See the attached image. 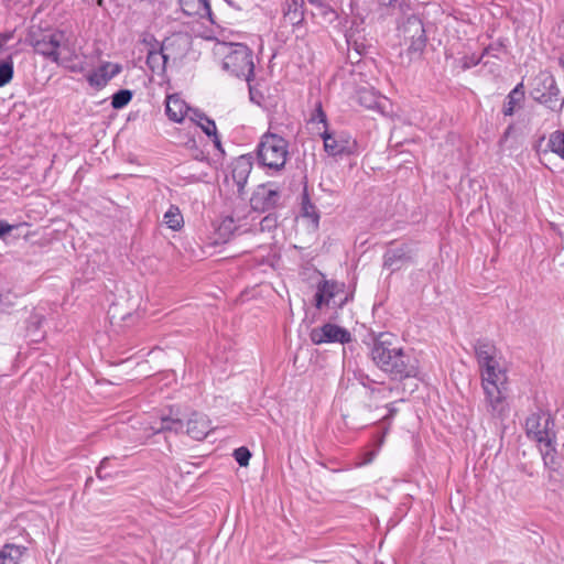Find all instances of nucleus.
Listing matches in <instances>:
<instances>
[{
  "label": "nucleus",
  "instance_id": "f257e3e1",
  "mask_svg": "<svg viewBox=\"0 0 564 564\" xmlns=\"http://www.w3.org/2000/svg\"><path fill=\"white\" fill-rule=\"evenodd\" d=\"M474 350L481 371L487 411L494 417L503 419L508 414V403L502 393L507 378L497 360L498 349L491 340L480 338L474 344Z\"/></svg>",
  "mask_w": 564,
  "mask_h": 564
},
{
  "label": "nucleus",
  "instance_id": "f03ea898",
  "mask_svg": "<svg viewBox=\"0 0 564 564\" xmlns=\"http://www.w3.org/2000/svg\"><path fill=\"white\" fill-rule=\"evenodd\" d=\"M370 358L391 380L403 381L419 375L417 359L399 345L395 335L382 332L372 340Z\"/></svg>",
  "mask_w": 564,
  "mask_h": 564
},
{
  "label": "nucleus",
  "instance_id": "7ed1b4c3",
  "mask_svg": "<svg viewBox=\"0 0 564 564\" xmlns=\"http://www.w3.org/2000/svg\"><path fill=\"white\" fill-rule=\"evenodd\" d=\"M531 98L553 112H561L564 107V96L554 75L547 70H540L530 80Z\"/></svg>",
  "mask_w": 564,
  "mask_h": 564
},
{
  "label": "nucleus",
  "instance_id": "20e7f679",
  "mask_svg": "<svg viewBox=\"0 0 564 564\" xmlns=\"http://www.w3.org/2000/svg\"><path fill=\"white\" fill-rule=\"evenodd\" d=\"M288 148V141L281 135L271 132L264 133L257 147L259 164L273 172H280L286 162Z\"/></svg>",
  "mask_w": 564,
  "mask_h": 564
},
{
  "label": "nucleus",
  "instance_id": "39448f33",
  "mask_svg": "<svg viewBox=\"0 0 564 564\" xmlns=\"http://www.w3.org/2000/svg\"><path fill=\"white\" fill-rule=\"evenodd\" d=\"M227 52L223 59V68L232 76L243 78L247 82L253 79L254 62L253 52L243 43H228Z\"/></svg>",
  "mask_w": 564,
  "mask_h": 564
},
{
  "label": "nucleus",
  "instance_id": "423d86ee",
  "mask_svg": "<svg viewBox=\"0 0 564 564\" xmlns=\"http://www.w3.org/2000/svg\"><path fill=\"white\" fill-rule=\"evenodd\" d=\"M554 425V420L549 412L538 410L525 420L527 435L539 444L552 445L556 443Z\"/></svg>",
  "mask_w": 564,
  "mask_h": 564
},
{
  "label": "nucleus",
  "instance_id": "0eeeda50",
  "mask_svg": "<svg viewBox=\"0 0 564 564\" xmlns=\"http://www.w3.org/2000/svg\"><path fill=\"white\" fill-rule=\"evenodd\" d=\"M65 40V33L58 30H31L29 42L34 51L52 62H58V48Z\"/></svg>",
  "mask_w": 564,
  "mask_h": 564
},
{
  "label": "nucleus",
  "instance_id": "6e6552de",
  "mask_svg": "<svg viewBox=\"0 0 564 564\" xmlns=\"http://www.w3.org/2000/svg\"><path fill=\"white\" fill-rule=\"evenodd\" d=\"M399 35L408 45V54L411 58L420 56L426 46V35L423 22L415 14H411L398 26Z\"/></svg>",
  "mask_w": 564,
  "mask_h": 564
},
{
  "label": "nucleus",
  "instance_id": "1a4fd4ad",
  "mask_svg": "<svg viewBox=\"0 0 564 564\" xmlns=\"http://www.w3.org/2000/svg\"><path fill=\"white\" fill-rule=\"evenodd\" d=\"M416 245L414 242L393 243L383 253V268L391 273L399 271L404 265L415 262Z\"/></svg>",
  "mask_w": 564,
  "mask_h": 564
},
{
  "label": "nucleus",
  "instance_id": "9d476101",
  "mask_svg": "<svg viewBox=\"0 0 564 564\" xmlns=\"http://www.w3.org/2000/svg\"><path fill=\"white\" fill-rule=\"evenodd\" d=\"M324 149L332 156L356 155L359 153V145L348 132L328 131L321 133Z\"/></svg>",
  "mask_w": 564,
  "mask_h": 564
},
{
  "label": "nucleus",
  "instance_id": "9b49d317",
  "mask_svg": "<svg viewBox=\"0 0 564 564\" xmlns=\"http://www.w3.org/2000/svg\"><path fill=\"white\" fill-rule=\"evenodd\" d=\"M315 306L321 310L324 305L341 308L348 301L345 295V284L336 281L323 280L317 285L314 295Z\"/></svg>",
  "mask_w": 564,
  "mask_h": 564
},
{
  "label": "nucleus",
  "instance_id": "f8f14e48",
  "mask_svg": "<svg viewBox=\"0 0 564 564\" xmlns=\"http://www.w3.org/2000/svg\"><path fill=\"white\" fill-rule=\"evenodd\" d=\"M310 339L315 345L326 343L348 344L352 340L350 332L336 324L326 323L321 327H315L310 333Z\"/></svg>",
  "mask_w": 564,
  "mask_h": 564
},
{
  "label": "nucleus",
  "instance_id": "ddd939ff",
  "mask_svg": "<svg viewBox=\"0 0 564 564\" xmlns=\"http://www.w3.org/2000/svg\"><path fill=\"white\" fill-rule=\"evenodd\" d=\"M281 193L268 185H259L250 198L254 212L265 213L274 209L280 202Z\"/></svg>",
  "mask_w": 564,
  "mask_h": 564
},
{
  "label": "nucleus",
  "instance_id": "4468645a",
  "mask_svg": "<svg viewBox=\"0 0 564 564\" xmlns=\"http://www.w3.org/2000/svg\"><path fill=\"white\" fill-rule=\"evenodd\" d=\"M178 4L185 15L206 19L210 23H215V15L209 0H178Z\"/></svg>",
  "mask_w": 564,
  "mask_h": 564
},
{
  "label": "nucleus",
  "instance_id": "2eb2a0df",
  "mask_svg": "<svg viewBox=\"0 0 564 564\" xmlns=\"http://www.w3.org/2000/svg\"><path fill=\"white\" fill-rule=\"evenodd\" d=\"M251 170L252 163L245 156H239L232 162L231 178L237 186V193L239 195L243 194Z\"/></svg>",
  "mask_w": 564,
  "mask_h": 564
},
{
  "label": "nucleus",
  "instance_id": "dca6fc26",
  "mask_svg": "<svg viewBox=\"0 0 564 564\" xmlns=\"http://www.w3.org/2000/svg\"><path fill=\"white\" fill-rule=\"evenodd\" d=\"M210 423L206 415L194 412L186 422V433L194 440H203L210 431Z\"/></svg>",
  "mask_w": 564,
  "mask_h": 564
},
{
  "label": "nucleus",
  "instance_id": "f3484780",
  "mask_svg": "<svg viewBox=\"0 0 564 564\" xmlns=\"http://www.w3.org/2000/svg\"><path fill=\"white\" fill-rule=\"evenodd\" d=\"M188 110H191L189 107L177 95L166 98L165 113L170 120L182 122Z\"/></svg>",
  "mask_w": 564,
  "mask_h": 564
},
{
  "label": "nucleus",
  "instance_id": "a211bd4d",
  "mask_svg": "<svg viewBox=\"0 0 564 564\" xmlns=\"http://www.w3.org/2000/svg\"><path fill=\"white\" fill-rule=\"evenodd\" d=\"M524 85L519 83L506 97L502 107L505 116H512L517 109L521 108L524 101Z\"/></svg>",
  "mask_w": 564,
  "mask_h": 564
},
{
  "label": "nucleus",
  "instance_id": "6ab92c4d",
  "mask_svg": "<svg viewBox=\"0 0 564 564\" xmlns=\"http://www.w3.org/2000/svg\"><path fill=\"white\" fill-rule=\"evenodd\" d=\"M283 19L289 24L295 26L303 22V3L296 0H285L282 7Z\"/></svg>",
  "mask_w": 564,
  "mask_h": 564
},
{
  "label": "nucleus",
  "instance_id": "aec40b11",
  "mask_svg": "<svg viewBox=\"0 0 564 564\" xmlns=\"http://www.w3.org/2000/svg\"><path fill=\"white\" fill-rule=\"evenodd\" d=\"M236 229L235 219L231 216L224 217L219 224L215 226V237L213 238L212 243H226Z\"/></svg>",
  "mask_w": 564,
  "mask_h": 564
},
{
  "label": "nucleus",
  "instance_id": "412c9836",
  "mask_svg": "<svg viewBox=\"0 0 564 564\" xmlns=\"http://www.w3.org/2000/svg\"><path fill=\"white\" fill-rule=\"evenodd\" d=\"M26 547L15 544H6L0 549V564H20Z\"/></svg>",
  "mask_w": 564,
  "mask_h": 564
},
{
  "label": "nucleus",
  "instance_id": "4be33fe9",
  "mask_svg": "<svg viewBox=\"0 0 564 564\" xmlns=\"http://www.w3.org/2000/svg\"><path fill=\"white\" fill-rule=\"evenodd\" d=\"M169 56L164 53V47L158 51L147 53V65L153 73H164Z\"/></svg>",
  "mask_w": 564,
  "mask_h": 564
},
{
  "label": "nucleus",
  "instance_id": "5701e85b",
  "mask_svg": "<svg viewBox=\"0 0 564 564\" xmlns=\"http://www.w3.org/2000/svg\"><path fill=\"white\" fill-rule=\"evenodd\" d=\"M357 102L366 109L377 110L380 109V97L371 89L360 88L356 93Z\"/></svg>",
  "mask_w": 564,
  "mask_h": 564
},
{
  "label": "nucleus",
  "instance_id": "b1692460",
  "mask_svg": "<svg viewBox=\"0 0 564 564\" xmlns=\"http://www.w3.org/2000/svg\"><path fill=\"white\" fill-rule=\"evenodd\" d=\"M301 213L303 217L308 218L312 221L314 227L318 226L319 212L317 207L311 202L306 189L302 194Z\"/></svg>",
  "mask_w": 564,
  "mask_h": 564
},
{
  "label": "nucleus",
  "instance_id": "393cba45",
  "mask_svg": "<svg viewBox=\"0 0 564 564\" xmlns=\"http://www.w3.org/2000/svg\"><path fill=\"white\" fill-rule=\"evenodd\" d=\"M192 113L193 115L191 119L202 128L205 134L208 137L215 134L216 123L214 120L209 119L204 112H200L199 110H193Z\"/></svg>",
  "mask_w": 564,
  "mask_h": 564
},
{
  "label": "nucleus",
  "instance_id": "a878e982",
  "mask_svg": "<svg viewBox=\"0 0 564 564\" xmlns=\"http://www.w3.org/2000/svg\"><path fill=\"white\" fill-rule=\"evenodd\" d=\"M184 427V423L181 419H173L170 416L161 417L160 426L152 427L154 433L172 431L175 433L182 432Z\"/></svg>",
  "mask_w": 564,
  "mask_h": 564
},
{
  "label": "nucleus",
  "instance_id": "bb28decb",
  "mask_svg": "<svg viewBox=\"0 0 564 564\" xmlns=\"http://www.w3.org/2000/svg\"><path fill=\"white\" fill-rule=\"evenodd\" d=\"M163 218L167 227L173 230H178L183 226V216L176 206L172 205L164 214Z\"/></svg>",
  "mask_w": 564,
  "mask_h": 564
},
{
  "label": "nucleus",
  "instance_id": "cd10ccee",
  "mask_svg": "<svg viewBox=\"0 0 564 564\" xmlns=\"http://www.w3.org/2000/svg\"><path fill=\"white\" fill-rule=\"evenodd\" d=\"M132 90L120 89L111 96V106L113 109H122L132 100Z\"/></svg>",
  "mask_w": 564,
  "mask_h": 564
},
{
  "label": "nucleus",
  "instance_id": "c85d7f7f",
  "mask_svg": "<svg viewBox=\"0 0 564 564\" xmlns=\"http://www.w3.org/2000/svg\"><path fill=\"white\" fill-rule=\"evenodd\" d=\"M89 85L95 89H101L106 86V64H101L97 70L87 75Z\"/></svg>",
  "mask_w": 564,
  "mask_h": 564
},
{
  "label": "nucleus",
  "instance_id": "c756f323",
  "mask_svg": "<svg viewBox=\"0 0 564 564\" xmlns=\"http://www.w3.org/2000/svg\"><path fill=\"white\" fill-rule=\"evenodd\" d=\"M545 449H541L544 466L551 470H556L558 462L556 456L555 443L544 445Z\"/></svg>",
  "mask_w": 564,
  "mask_h": 564
},
{
  "label": "nucleus",
  "instance_id": "7c9ffc66",
  "mask_svg": "<svg viewBox=\"0 0 564 564\" xmlns=\"http://www.w3.org/2000/svg\"><path fill=\"white\" fill-rule=\"evenodd\" d=\"M549 148L564 160V132L557 130L551 133Z\"/></svg>",
  "mask_w": 564,
  "mask_h": 564
},
{
  "label": "nucleus",
  "instance_id": "2f4dec72",
  "mask_svg": "<svg viewBox=\"0 0 564 564\" xmlns=\"http://www.w3.org/2000/svg\"><path fill=\"white\" fill-rule=\"evenodd\" d=\"M13 73V61L12 57L9 56L0 63V87L6 86L12 80Z\"/></svg>",
  "mask_w": 564,
  "mask_h": 564
},
{
  "label": "nucleus",
  "instance_id": "473e14b6",
  "mask_svg": "<svg viewBox=\"0 0 564 564\" xmlns=\"http://www.w3.org/2000/svg\"><path fill=\"white\" fill-rule=\"evenodd\" d=\"M319 15L328 18L329 15L335 17V11L332 8V0H308Z\"/></svg>",
  "mask_w": 564,
  "mask_h": 564
},
{
  "label": "nucleus",
  "instance_id": "72a5a7b5",
  "mask_svg": "<svg viewBox=\"0 0 564 564\" xmlns=\"http://www.w3.org/2000/svg\"><path fill=\"white\" fill-rule=\"evenodd\" d=\"M140 43L144 45L147 53L149 51H158L164 47L163 44H161L155 36L150 32H142L140 34Z\"/></svg>",
  "mask_w": 564,
  "mask_h": 564
},
{
  "label": "nucleus",
  "instance_id": "f704fd0d",
  "mask_svg": "<svg viewBox=\"0 0 564 564\" xmlns=\"http://www.w3.org/2000/svg\"><path fill=\"white\" fill-rule=\"evenodd\" d=\"M506 51L505 40L498 39L496 42L490 43L485 47L482 56H491L500 59V54Z\"/></svg>",
  "mask_w": 564,
  "mask_h": 564
},
{
  "label": "nucleus",
  "instance_id": "c9c22d12",
  "mask_svg": "<svg viewBox=\"0 0 564 564\" xmlns=\"http://www.w3.org/2000/svg\"><path fill=\"white\" fill-rule=\"evenodd\" d=\"M232 456L241 467H245L249 464L251 453L247 447L241 446L234 451Z\"/></svg>",
  "mask_w": 564,
  "mask_h": 564
},
{
  "label": "nucleus",
  "instance_id": "e433bc0d",
  "mask_svg": "<svg viewBox=\"0 0 564 564\" xmlns=\"http://www.w3.org/2000/svg\"><path fill=\"white\" fill-rule=\"evenodd\" d=\"M482 58H484L482 54L480 56H478L476 54L465 55L460 58L462 68L464 70H466L474 66H477L478 64L481 63Z\"/></svg>",
  "mask_w": 564,
  "mask_h": 564
},
{
  "label": "nucleus",
  "instance_id": "4c0bfd02",
  "mask_svg": "<svg viewBox=\"0 0 564 564\" xmlns=\"http://www.w3.org/2000/svg\"><path fill=\"white\" fill-rule=\"evenodd\" d=\"M278 226V217L274 214H268L260 221L261 231H270Z\"/></svg>",
  "mask_w": 564,
  "mask_h": 564
},
{
  "label": "nucleus",
  "instance_id": "58836bf2",
  "mask_svg": "<svg viewBox=\"0 0 564 564\" xmlns=\"http://www.w3.org/2000/svg\"><path fill=\"white\" fill-rule=\"evenodd\" d=\"M382 7L398 9L401 13H404L409 9V4L399 0H377Z\"/></svg>",
  "mask_w": 564,
  "mask_h": 564
},
{
  "label": "nucleus",
  "instance_id": "ea45409f",
  "mask_svg": "<svg viewBox=\"0 0 564 564\" xmlns=\"http://www.w3.org/2000/svg\"><path fill=\"white\" fill-rule=\"evenodd\" d=\"M251 82L252 79L250 82H247L249 87L250 100L257 105H260L263 99V95L257 89L254 85H252Z\"/></svg>",
  "mask_w": 564,
  "mask_h": 564
},
{
  "label": "nucleus",
  "instance_id": "a19ab883",
  "mask_svg": "<svg viewBox=\"0 0 564 564\" xmlns=\"http://www.w3.org/2000/svg\"><path fill=\"white\" fill-rule=\"evenodd\" d=\"M312 120L322 122V123H324L325 127L327 126V117L322 108L321 102L317 105V107L312 116Z\"/></svg>",
  "mask_w": 564,
  "mask_h": 564
},
{
  "label": "nucleus",
  "instance_id": "79ce46f5",
  "mask_svg": "<svg viewBox=\"0 0 564 564\" xmlns=\"http://www.w3.org/2000/svg\"><path fill=\"white\" fill-rule=\"evenodd\" d=\"M17 227L18 225H10L6 220H0V239L4 238L6 235L10 234Z\"/></svg>",
  "mask_w": 564,
  "mask_h": 564
},
{
  "label": "nucleus",
  "instance_id": "37998d69",
  "mask_svg": "<svg viewBox=\"0 0 564 564\" xmlns=\"http://www.w3.org/2000/svg\"><path fill=\"white\" fill-rule=\"evenodd\" d=\"M44 317L40 314H33L29 321V328L33 327L35 330L41 328Z\"/></svg>",
  "mask_w": 564,
  "mask_h": 564
},
{
  "label": "nucleus",
  "instance_id": "c03bdc74",
  "mask_svg": "<svg viewBox=\"0 0 564 564\" xmlns=\"http://www.w3.org/2000/svg\"><path fill=\"white\" fill-rule=\"evenodd\" d=\"M108 67L111 69L108 72V82L121 72V65L108 63Z\"/></svg>",
  "mask_w": 564,
  "mask_h": 564
},
{
  "label": "nucleus",
  "instance_id": "a18cd8bd",
  "mask_svg": "<svg viewBox=\"0 0 564 564\" xmlns=\"http://www.w3.org/2000/svg\"><path fill=\"white\" fill-rule=\"evenodd\" d=\"M386 408L388 409V414L383 417L384 422L392 419L395 415V413L398 412V409L394 406V403H389L386 405Z\"/></svg>",
  "mask_w": 564,
  "mask_h": 564
},
{
  "label": "nucleus",
  "instance_id": "49530a36",
  "mask_svg": "<svg viewBox=\"0 0 564 564\" xmlns=\"http://www.w3.org/2000/svg\"><path fill=\"white\" fill-rule=\"evenodd\" d=\"M13 37V32H4L0 33V51L3 45Z\"/></svg>",
  "mask_w": 564,
  "mask_h": 564
},
{
  "label": "nucleus",
  "instance_id": "de8ad7c7",
  "mask_svg": "<svg viewBox=\"0 0 564 564\" xmlns=\"http://www.w3.org/2000/svg\"><path fill=\"white\" fill-rule=\"evenodd\" d=\"M105 462H106V458L101 459L100 465H99V467H98V468H97V470H96V474H97V476H98L100 479H102V474H101V473H102V469H104V464H105Z\"/></svg>",
  "mask_w": 564,
  "mask_h": 564
},
{
  "label": "nucleus",
  "instance_id": "09e8293b",
  "mask_svg": "<svg viewBox=\"0 0 564 564\" xmlns=\"http://www.w3.org/2000/svg\"><path fill=\"white\" fill-rule=\"evenodd\" d=\"M212 137H214V143L215 145L220 149V140H219V137L217 134V131L215 132V134H212Z\"/></svg>",
  "mask_w": 564,
  "mask_h": 564
},
{
  "label": "nucleus",
  "instance_id": "8fccbe9b",
  "mask_svg": "<svg viewBox=\"0 0 564 564\" xmlns=\"http://www.w3.org/2000/svg\"><path fill=\"white\" fill-rule=\"evenodd\" d=\"M366 381H369V377H368V376H362V377H361V384H362L364 387H367Z\"/></svg>",
  "mask_w": 564,
  "mask_h": 564
},
{
  "label": "nucleus",
  "instance_id": "3c124183",
  "mask_svg": "<svg viewBox=\"0 0 564 564\" xmlns=\"http://www.w3.org/2000/svg\"><path fill=\"white\" fill-rule=\"evenodd\" d=\"M225 1H226L229 6H232V7L235 6L234 0H225Z\"/></svg>",
  "mask_w": 564,
  "mask_h": 564
},
{
  "label": "nucleus",
  "instance_id": "603ef678",
  "mask_svg": "<svg viewBox=\"0 0 564 564\" xmlns=\"http://www.w3.org/2000/svg\"><path fill=\"white\" fill-rule=\"evenodd\" d=\"M102 2H104V0H97V4L100 7L102 6Z\"/></svg>",
  "mask_w": 564,
  "mask_h": 564
},
{
  "label": "nucleus",
  "instance_id": "864d4df0",
  "mask_svg": "<svg viewBox=\"0 0 564 564\" xmlns=\"http://www.w3.org/2000/svg\"><path fill=\"white\" fill-rule=\"evenodd\" d=\"M112 425H115V422H113V423H107L108 429H109L110 426H112Z\"/></svg>",
  "mask_w": 564,
  "mask_h": 564
}]
</instances>
